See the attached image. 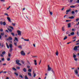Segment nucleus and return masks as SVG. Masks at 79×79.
I'll list each match as a JSON object with an SVG mask.
<instances>
[{"label":"nucleus","instance_id":"obj_42","mask_svg":"<svg viewBox=\"0 0 79 79\" xmlns=\"http://www.w3.org/2000/svg\"><path fill=\"white\" fill-rule=\"evenodd\" d=\"M15 74L16 76H18V73H15Z\"/></svg>","mask_w":79,"mask_h":79},{"label":"nucleus","instance_id":"obj_49","mask_svg":"<svg viewBox=\"0 0 79 79\" xmlns=\"http://www.w3.org/2000/svg\"><path fill=\"white\" fill-rule=\"evenodd\" d=\"M66 22H69V21H71V20H66Z\"/></svg>","mask_w":79,"mask_h":79},{"label":"nucleus","instance_id":"obj_17","mask_svg":"<svg viewBox=\"0 0 79 79\" xmlns=\"http://www.w3.org/2000/svg\"><path fill=\"white\" fill-rule=\"evenodd\" d=\"M23 71H24V72L26 73V69L25 68H23Z\"/></svg>","mask_w":79,"mask_h":79},{"label":"nucleus","instance_id":"obj_1","mask_svg":"<svg viewBox=\"0 0 79 79\" xmlns=\"http://www.w3.org/2000/svg\"><path fill=\"white\" fill-rule=\"evenodd\" d=\"M15 61L16 62V63L17 64H18V65H21V64L20 63H19V61H20L19 60H15Z\"/></svg>","mask_w":79,"mask_h":79},{"label":"nucleus","instance_id":"obj_53","mask_svg":"<svg viewBox=\"0 0 79 79\" xmlns=\"http://www.w3.org/2000/svg\"><path fill=\"white\" fill-rule=\"evenodd\" d=\"M8 56H11V54H10V53H9Z\"/></svg>","mask_w":79,"mask_h":79},{"label":"nucleus","instance_id":"obj_39","mask_svg":"<svg viewBox=\"0 0 79 79\" xmlns=\"http://www.w3.org/2000/svg\"><path fill=\"white\" fill-rule=\"evenodd\" d=\"M27 68H28V69H29L30 68H31V66H30L29 65H28L27 66Z\"/></svg>","mask_w":79,"mask_h":79},{"label":"nucleus","instance_id":"obj_40","mask_svg":"<svg viewBox=\"0 0 79 79\" xmlns=\"http://www.w3.org/2000/svg\"><path fill=\"white\" fill-rule=\"evenodd\" d=\"M12 50H13V49H12V48H10V52H12Z\"/></svg>","mask_w":79,"mask_h":79},{"label":"nucleus","instance_id":"obj_37","mask_svg":"<svg viewBox=\"0 0 79 79\" xmlns=\"http://www.w3.org/2000/svg\"><path fill=\"white\" fill-rule=\"evenodd\" d=\"M12 69L14 71H16V69L15 68H12Z\"/></svg>","mask_w":79,"mask_h":79},{"label":"nucleus","instance_id":"obj_11","mask_svg":"<svg viewBox=\"0 0 79 79\" xmlns=\"http://www.w3.org/2000/svg\"><path fill=\"white\" fill-rule=\"evenodd\" d=\"M70 11H71V9H69V10H66V13H69Z\"/></svg>","mask_w":79,"mask_h":79},{"label":"nucleus","instance_id":"obj_28","mask_svg":"<svg viewBox=\"0 0 79 79\" xmlns=\"http://www.w3.org/2000/svg\"><path fill=\"white\" fill-rule=\"evenodd\" d=\"M19 77H21V78H22V79L23 78V76H22V75H21V74L19 75Z\"/></svg>","mask_w":79,"mask_h":79},{"label":"nucleus","instance_id":"obj_24","mask_svg":"<svg viewBox=\"0 0 79 79\" xmlns=\"http://www.w3.org/2000/svg\"><path fill=\"white\" fill-rule=\"evenodd\" d=\"M12 46H13V45L11 44H9V47L10 48H12Z\"/></svg>","mask_w":79,"mask_h":79},{"label":"nucleus","instance_id":"obj_26","mask_svg":"<svg viewBox=\"0 0 79 79\" xmlns=\"http://www.w3.org/2000/svg\"><path fill=\"white\" fill-rule=\"evenodd\" d=\"M28 71V72H29V73H31V71H32V70L31 69H29Z\"/></svg>","mask_w":79,"mask_h":79},{"label":"nucleus","instance_id":"obj_30","mask_svg":"<svg viewBox=\"0 0 79 79\" xmlns=\"http://www.w3.org/2000/svg\"><path fill=\"white\" fill-rule=\"evenodd\" d=\"M49 13L51 15H53V12H51V11H50V10H49Z\"/></svg>","mask_w":79,"mask_h":79},{"label":"nucleus","instance_id":"obj_36","mask_svg":"<svg viewBox=\"0 0 79 79\" xmlns=\"http://www.w3.org/2000/svg\"><path fill=\"white\" fill-rule=\"evenodd\" d=\"M79 18L77 19H76V21L77 22V21H79Z\"/></svg>","mask_w":79,"mask_h":79},{"label":"nucleus","instance_id":"obj_54","mask_svg":"<svg viewBox=\"0 0 79 79\" xmlns=\"http://www.w3.org/2000/svg\"><path fill=\"white\" fill-rule=\"evenodd\" d=\"M8 72L9 74H11V72L10 71H8Z\"/></svg>","mask_w":79,"mask_h":79},{"label":"nucleus","instance_id":"obj_25","mask_svg":"<svg viewBox=\"0 0 79 79\" xmlns=\"http://www.w3.org/2000/svg\"><path fill=\"white\" fill-rule=\"evenodd\" d=\"M9 27L10 28V29H12V30H13L14 29L13 27H11V26H9Z\"/></svg>","mask_w":79,"mask_h":79},{"label":"nucleus","instance_id":"obj_18","mask_svg":"<svg viewBox=\"0 0 79 79\" xmlns=\"http://www.w3.org/2000/svg\"><path fill=\"white\" fill-rule=\"evenodd\" d=\"M15 40L17 41V42H18V39L16 37H15Z\"/></svg>","mask_w":79,"mask_h":79},{"label":"nucleus","instance_id":"obj_61","mask_svg":"<svg viewBox=\"0 0 79 79\" xmlns=\"http://www.w3.org/2000/svg\"><path fill=\"white\" fill-rule=\"evenodd\" d=\"M10 7H11V6H9V8H7V10H9V8H10Z\"/></svg>","mask_w":79,"mask_h":79},{"label":"nucleus","instance_id":"obj_22","mask_svg":"<svg viewBox=\"0 0 79 79\" xmlns=\"http://www.w3.org/2000/svg\"><path fill=\"white\" fill-rule=\"evenodd\" d=\"M68 27H71V23L68 24Z\"/></svg>","mask_w":79,"mask_h":79},{"label":"nucleus","instance_id":"obj_3","mask_svg":"<svg viewBox=\"0 0 79 79\" xmlns=\"http://www.w3.org/2000/svg\"><path fill=\"white\" fill-rule=\"evenodd\" d=\"M17 32L18 33V35H21V32L19 30H17Z\"/></svg>","mask_w":79,"mask_h":79},{"label":"nucleus","instance_id":"obj_38","mask_svg":"<svg viewBox=\"0 0 79 79\" xmlns=\"http://www.w3.org/2000/svg\"><path fill=\"white\" fill-rule=\"evenodd\" d=\"M25 79H28V77L27 76H25Z\"/></svg>","mask_w":79,"mask_h":79},{"label":"nucleus","instance_id":"obj_43","mask_svg":"<svg viewBox=\"0 0 79 79\" xmlns=\"http://www.w3.org/2000/svg\"><path fill=\"white\" fill-rule=\"evenodd\" d=\"M24 41H29V40L28 39V40H26V39H24Z\"/></svg>","mask_w":79,"mask_h":79},{"label":"nucleus","instance_id":"obj_8","mask_svg":"<svg viewBox=\"0 0 79 79\" xmlns=\"http://www.w3.org/2000/svg\"><path fill=\"white\" fill-rule=\"evenodd\" d=\"M51 69H52V68L50 67V65H48V71H51Z\"/></svg>","mask_w":79,"mask_h":79},{"label":"nucleus","instance_id":"obj_46","mask_svg":"<svg viewBox=\"0 0 79 79\" xmlns=\"http://www.w3.org/2000/svg\"><path fill=\"white\" fill-rule=\"evenodd\" d=\"M0 31H1V32H2L3 31V29L1 28L0 29Z\"/></svg>","mask_w":79,"mask_h":79},{"label":"nucleus","instance_id":"obj_58","mask_svg":"<svg viewBox=\"0 0 79 79\" xmlns=\"http://www.w3.org/2000/svg\"><path fill=\"white\" fill-rule=\"evenodd\" d=\"M33 45L34 47H35V44H33Z\"/></svg>","mask_w":79,"mask_h":79},{"label":"nucleus","instance_id":"obj_27","mask_svg":"<svg viewBox=\"0 0 79 79\" xmlns=\"http://www.w3.org/2000/svg\"><path fill=\"white\" fill-rule=\"evenodd\" d=\"M70 35H74V32H72L70 33Z\"/></svg>","mask_w":79,"mask_h":79},{"label":"nucleus","instance_id":"obj_31","mask_svg":"<svg viewBox=\"0 0 79 79\" xmlns=\"http://www.w3.org/2000/svg\"><path fill=\"white\" fill-rule=\"evenodd\" d=\"M68 38V37L67 36H65L64 38V40H66V39H67Z\"/></svg>","mask_w":79,"mask_h":79},{"label":"nucleus","instance_id":"obj_33","mask_svg":"<svg viewBox=\"0 0 79 79\" xmlns=\"http://www.w3.org/2000/svg\"><path fill=\"white\" fill-rule=\"evenodd\" d=\"M18 47L19 48H21V49H22V46H21L20 45Z\"/></svg>","mask_w":79,"mask_h":79},{"label":"nucleus","instance_id":"obj_59","mask_svg":"<svg viewBox=\"0 0 79 79\" xmlns=\"http://www.w3.org/2000/svg\"><path fill=\"white\" fill-rule=\"evenodd\" d=\"M75 12L76 13H77L78 11H77V10H75Z\"/></svg>","mask_w":79,"mask_h":79},{"label":"nucleus","instance_id":"obj_44","mask_svg":"<svg viewBox=\"0 0 79 79\" xmlns=\"http://www.w3.org/2000/svg\"><path fill=\"white\" fill-rule=\"evenodd\" d=\"M1 35H4V33H1Z\"/></svg>","mask_w":79,"mask_h":79},{"label":"nucleus","instance_id":"obj_32","mask_svg":"<svg viewBox=\"0 0 79 79\" xmlns=\"http://www.w3.org/2000/svg\"><path fill=\"white\" fill-rule=\"evenodd\" d=\"M6 45L7 46V48H9V46L8 45V43H6Z\"/></svg>","mask_w":79,"mask_h":79},{"label":"nucleus","instance_id":"obj_12","mask_svg":"<svg viewBox=\"0 0 79 79\" xmlns=\"http://www.w3.org/2000/svg\"><path fill=\"white\" fill-rule=\"evenodd\" d=\"M14 44L15 45V46H17V43H16V41H15V40H14Z\"/></svg>","mask_w":79,"mask_h":79},{"label":"nucleus","instance_id":"obj_45","mask_svg":"<svg viewBox=\"0 0 79 79\" xmlns=\"http://www.w3.org/2000/svg\"><path fill=\"white\" fill-rule=\"evenodd\" d=\"M17 69H20V67H17Z\"/></svg>","mask_w":79,"mask_h":79},{"label":"nucleus","instance_id":"obj_4","mask_svg":"<svg viewBox=\"0 0 79 79\" xmlns=\"http://www.w3.org/2000/svg\"><path fill=\"white\" fill-rule=\"evenodd\" d=\"M74 71L76 74H77V75L79 77V74H78V72L77 69L74 70Z\"/></svg>","mask_w":79,"mask_h":79},{"label":"nucleus","instance_id":"obj_41","mask_svg":"<svg viewBox=\"0 0 79 79\" xmlns=\"http://www.w3.org/2000/svg\"><path fill=\"white\" fill-rule=\"evenodd\" d=\"M15 24H16V23H12V25H13V26H15Z\"/></svg>","mask_w":79,"mask_h":79},{"label":"nucleus","instance_id":"obj_29","mask_svg":"<svg viewBox=\"0 0 79 79\" xmlns=\"http://www.w3.org/2000/svg\"><path fill=\"white\" fill-rule=\"evenodd\" d=\"M62 29L63 31H64V27H63Z\"/></svg>","mask_w":79,"mask_h":79},{"label":"nucleus","instance_id":"obj_35","mask_svg":"<svg viewBox=\"0 0 79 79\" xmlns=\"http://www.w3.org/2000/svg\"><path fill=\"white\" fill-rule=\"evenodd\" d=\"M5 15H6V16H7L8 17L9 16V15H8V14L6 13L4 14Z\"/></svg>","mask_w":79,"mask_h":79},{"label":"nucleus","instance_id":"obj_55","mask_svg":"<svg viewBox=\"0 0 79 79\" xmlns=\"http://www.w3.org/2000/svg\"><path fill=\"white\" fill-rule=\"evenodd\" d=\"M1 60L2 61H4V60H5V59H4V58H2Z\"/></svg>","mask_w":79,"mask_h":79},{"label":"nucleus","instance_id":"obj_48","mask_svg":"<svg viewBox=\"0 0 79 79\" xmlns=\"http://www.w3.org/2000/svg\"><path fill=\"white\" fill-rule=\"evenodd\" d=\"M74 60L75 61H77V58H74Z\"/></svg>","mask_w":79,"mask_h":79},{"label":"nucleus","instance_id":"obj_62","mask_svg":"<svg viewBox=\"0 0 79 79\" xmlns=\"http://www.w3.org/2000/svg\"><path fill=\"white\" fill-rule=\"evenodd\" d=\"M6 32H9V31H8V30H6Z\"/></svg>","mask_w":79,"mask_h":79},{"label":"nucleus","instance_id":"obj_21","mask_svg":"<svg viewBox=\"0 0 79 79\" xmlns=\"http://www.w3.org/2000/svg\"><path fill=\"white\" fill-rule=\"evenodd\" d=\"M73 58H76V55H74V53H73Z\"/></svg>","mask_w":79,"mask_h":79},{"label":"nucleus","instance_id":"obj_47","mask_svg":"<svg viewBox=\"0 0 79 79\" xmlns=\"http://www.w3.org/2000/svg\"><path fill=\"white\" fill-rule=\"evenodd\" d=\"M22 64H24L25 62L24 61H22Z\"/></svg>","mask_w":79,"mask_h":79},{"label":"nucleus","instance_id":"obj_63","mask_svg":"<svg viewBox=\"0 0 79 79\" xmlns=\"http://www.w3.org/2000/svg\"><path fill=\"white\" fill-rule=\"evenodd\" d=\"M77 2L79 3V0H77Z\"/></svg>","mask_w":79,"mask_h":79},{"label":"nucleus","instance_id":"obj_34","mask_svg":"<svg viewBox=\"0 0 79 79\" xmlns=\"http://www.w3.org/2000/svg\"><path fill=\"white\" fill-rule=\"evenodd\" d=\"M11 34L12 36H15V34L14 33H11Z\"/></svg>","mask_w":79,"mask_h":79},{"label":"nucleus","instance_id":"obj_50","mask_svg":"<svg viewBox=\"0 0 79 79\" xmlns=\"http://www.w3.org/2000/svg\"><path fill=\"white\" fill-rule=\"evenodd\" d=\"M52 72L53 74H55V71H53V70H52Z\"/></svg>","mask_w":79,"mask_h":79},{"label":"nucleus","instance_id":"obj_16","mask_svg":"<svg viewBox=\"0 0 79 79\" xmlns=\"http://www.w3.org/2000/svg\"><path fill=\"white\" fill-rule=\"evenodd\" d=\"M56 56H58V51L57 50L56 51Z\"/></svg>","mask_w":79,"mask_h":79},{"label":"nucleus","instance_id":"obj_60","mask_svg":"<svg viewBox=\"0 0 79 79\" xmlns=\"http://www.w3.org/2000/svg\"><path fill=\"white\" fill-rule=\"evenodd\" d=\"M77 34L78 35H79V32L77 31Z\"/></svg>","mask_w":79,"mask_h":79},{"label":"nucleus","instance_id":"obj_20","mask_svg":"<svg viewBox=\"0 0 79 79\" xmlns=\"http://www.w3.org/2000/svg\"><path fill=\"white\" fill-rule=\"evenodd\" d=\"M33 74H34L33 77H35V76H36V74H35V73H34V72H33Z\"/></svg>","mask_w":79,"mask_h":79},{"label":"nucleus","instance_id":"obj_9","mask_svg":"<svg viewBox=\"0 0 79 79\" xmlns=\"http://www.w3.org/2000/svg\"><path fill=\"white\" fill-rule=\"evenodd\" d=\"M7 19L8 20L9 22H10V23L11 22V19H10V18L9 17H7Z\"/></svg>","mask_w":79,"mask_h":79},{"label":"nucleus","instance_id":"obj_57","mask_svg":"<svg viewBox=\"0 0 79 79\" xmlns=\"http://www.w3.org/2000/svg\"><path fill=\"white\" fill-rule=\"evenodd\" d=\"M1 2H5V0H1Z\"/></svg>","mask_w":79,"mask_h":79},{"label":"nucleus","instance_id":"obj_19","mask_svg":"<svg viewBox=\"0 0 79 79\" xmlns=\"http://www.w3.org/2000/svg\"><path fill=\"white\" fill-rule=\"evenodd\" d=\"M7 29L9 32H12V30L11 29L7 28Z\"/></svg>","mask_w":79,"mask_h":79},{"label":"nucleus","instance_id":"obj_6","mask_svg":"<svg viewBox=\"0 0 79 79\" xmlns=\"http://www.w3.org/2000/svg\"><path fill=\"white\" fill-rule=\"evenodd\" d=\"M5 53H6V52H5V51H4L2 53V54L0 55L1 56H2V57H3V55H5Z\"/></svg>","mask_w":79,"mask_h":79},{"label":"nucleus","instance_id":"obj_2","mask_svg":"<svg viewBox=\"0 0 79 79\" xmlns=\"http://www.w3.org/2000/svg\"><path fill=\"white\" fill-rule=\"evenodd\" d=\"M0 24L1 25H2L3 24L4 26H5V25H6V22H5L4 21L2 23V21H0Z\"/></svg>","mask_w":79,"mask_h":79},{"label":"nucleus","instance_id":"obj_56","mask_svg":"<svg viewBox=\"0 0 79 79\" xmlns=\"http://www.w3.org/2000/svg\"><path fill=\"white\" fill-rule=\"evenodd\" d=\"M64 7H63L62 9H61V10L62 11H63L64 10Z\"/></svg>","mask_w":79,"mask_h":79},{"label":"nucleus","instance_id":"obj_15","mask_svg":"<svg viewBox=\"0 0 79 79\" xmlns=\"http://www.w3.org/2000/svg\"><path fill=\"white\" fill-rule=\"evenodd\" d=\"M74 17L73 16H71L70 17H69V19H74Z\"/></svg>","mask_w":79,"mask_h":79},{"label":"nucleus","instance_id":"obj_23","mask_svg":"<svg viewBox=\"0 0 79 79\" xmlns=\"http://www.w3.org/2000/svg\"><path fill=\"white\" fill-rule=\"evenodd\" d=\"M28 75L29 76H30V77H31V73H28Z\"/></svg>","mask_w":79,"mask_h":79},{"label":"nucleus","instance_id":"obj_5","mask_svg":"<svg viewBox=\"0 0 79 79\" xmlns=\"http://www.w3.org/2000/svg\"><path fill=\"white\" fill-rule=\"evenodd\" d=\"M21 53L22 55H23V56H25L26 54H25V52H24L23 51H22L21 52Z\"/></svg>","mask_w":79,"mask_h":79},{"label":"nucleus","instance_id":"obj_52","mask_svg":"<svg viewBox=\"0 0 79 79\" xmlns=\"http://www.w3.org/2000/svg\"><path fill=\"white\" fill-rule=\"evenodd\" d=\"M7 61H10V58H8L7 59Z\"/></svg>","mask_w":79,"mask_h":79},{"label":"nucleus","instance_id":"obj_51","mask_svg":"<svg viewBox=\"0 0 79 79\" xmlns=\"http://www.w3.org/2000/svg\"><path fill=\"white\" fill-rule=\"evenodd\" d=\"M74 13H75L74 11H72V14H74Z\"/></svg>","mask_w":79,"mask_h":79},{"label":"nucleus","instance_id":"obj_10","mask_svg":"<svg viewBox=\"0 0 79 79\" xmlns=\"http://www.w3.org/2000/svg\"><path fill=\"white\" fill-rule=\"evenodd\" d=\"M70 8H77V7H76V5H75V6H70Z\"/></svg>","mask_w":79,"mask_h":79},{"label":"nucleus","instance_id":"obj_64","mask_svg":"<svg viewBox=\"0 0 79 79\" xmlns=\"http://www.w3.org/2000/svg\"><path fill=\"white\" fill-rule=\"evenodd\" d=\"M76 42H77V43H78V42H79V40H78V41H76Z\"/></svg>","mask_w":79,"mask_h":79},{"label":"nucleus","instance_id":"obj_7","mask_svg":"<svg viewBox=\"0 0 79 79\" xmlns=\"http://www.w3.org/2000/svg\"><path fill=\"white\" fill-rule=\"evenodd\" d=\"M73 50L75 51H77L78 49H77V46H75L73 48Z\"/></svg>","mask_w":79,"mask_h":79},{"label":"nucleus","instance_id":"obj_14","mask_svg":"<svg viewBox=\"0 0 79 79\" xmlns=\"http://www.w3.org/2000/svg\"><path fill=\"white\" fill-rule=\"evenodd\" d=\"M34 62L35 65H37V60H34Z\"/></svg>","mask_w":79,"mask_h":79},{"label":"nucleus","instance_id":"obj_13","mask_svg":"<svg viewBox=\"0 0 79 79\" xmlns=\"http://www.w3.org/2000/svg\"><path fill=\"white\" fill-rule=\"evenodd\" d=\"M8 40H12V38L11 37H9L8 38V39H7Z\"/></svg>","mask_w":79,"mask_h":79}]
</instances>
